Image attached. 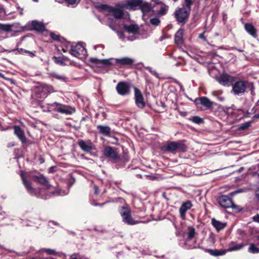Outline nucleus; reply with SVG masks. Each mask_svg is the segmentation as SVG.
I'll use <instances>...</instances> for the list:
<instances>
[{
  "label": "nucleus",
  "mask_w": 259,
  "mask_h": 259,
  "mask_svg": "<svg viewBox=\"0 0 259 259\" xmlns=\"http://www.w3.org/2000/svg\"><path fill=\"white\" fill-rule=\"evenodd\" d=\"M101 8L112 13L113 16L116 18H121L123 15L122 7L117 6L115 8H113L106 5H103L101 6Z\"/></svg>",
  "instance_id": "39448f33"
},
{
  "label": "nucleus",
  "mask_w": 259,
  "mask_h": 259,
  "mask_svg": "<svg viewBox=\"0 0 259 259\" xmlns=\"http://www.w3.org/2000/svg\"><path fill=\"white\" fill-rule=\"evenodd\" d=\"M150 23L154 26H157L160 23V20L157 18H154L150 19Z\"/></svg>",
  "instance_id": "4c0bfd02"
},
{
  "label": "nucleus",
  "mask_w": 259,
  "mask_h": 259,
  "mask_svg": "<svg viewBox=\"0 0 259 259\" xmlns=\"http://www.w3.org/2000/svg\"><path fill=\"white\" fill-rule=\"evenodd\" d=\"M21 177L22 179L23 183L26 188V189H27V190L31 193H33L34 191V189L31 186V183L26 181L24 177V174L23 171H21Z\"/></svg>",
  "instance_id": "aec40b11"
},
{
  "label": "nucleus",
  "mask_w": 259,
  "mask_h": 259,
  "mask_svg": "<svg viewBox=\"0 0 259 259\" xmlns=\"http://www.w3.org/2000/svg\"><path fill=\"white\" fill-rule=\"evenodd\" d=\"M103 60H98V59H95V58H91L90 59V61L91 62L94 63H96V64H98V63H100L101 64H104V63L102 62ZM104 65H105V64H104Z\"/></svg>",
  "instance_id": "58836bf2"
},
{
  "label": "nucleus",
  "mask_w": 259,
  "mask_h": 259,
  "mask_svg": "<svg viewBox=\"0 0 259 259\" xmlns=\"http://www.w3.org/2000/svg\"><path fill=\"white\" fill-rule=\"evenodd\" d=\"M14 134L19 139V140L23 143H26V139L24 135V132L19 126H14Z\"/></svg>",
  "instance_id": "4468645a"
},
{
  "label": "nucleus",
  "mask_w": 259,
  "mask_h": 259,
  "mask_svg": "<svg viewBox=\"0 0 259 259\" xmlns=\"http://www.w3.org/2000/svg\"><path fill=\"white\" fill-rule=\"evenodd\" d=\"M165 11V9L164 8H161L160 11V12L161 13H164Z\"/></svg>",
  "instance_id": "09e8293b"
},
{
  "label": "nucleus",
  "mask_w": 259,
  "mask_h": 259,
  "mask_svg": "<svg viewBox=\"0 0 259 259\" xmlns=\"http://www.w3.org/2000/svg\"><path fill=\"white\" fill-rule=\"evenodd\" d=\"M199 100L200 104L207 108L211 107L212 105V102L206 97L200 98Z\"/></svg>",
  "instance_id": "a878e982"
},
{
  "label": "nucleus",
  "mask_w": 259,
  "mask_h": 259,
  "mask_svg": "<svg viewBox=\"0 0 259 259\" xmlns=\"http://www.w3.org/2000/svg\"><path fill=\"white\" fill-rule=\"evenodd\" d=\"M195 234V229L193 227L189 228V232H188V238L190 239L193 238Z\"/></svg>",
  "instance_id": "f704fd0d"
},
{
  "label": "nucleus",
  "mask_w": 259,
  "mask_h": 259,
  "mask_svg": "<svg viewBox=\"0 0 259 259\" xmlns=\"http://www.w3.org/2000/svg\"><path fill=\"white\" fill-rule=\"evenodd\" d=\"M187 147L182 142H170L163 146L162 149L169 152H175L176 151H185Z\"/></svg>",
  "instance_id": "f03ea898"
},
{
  "label": "nucleus",
  "mask_w": 259,
  "mask_h": 259,
  "mask_svg": "<svg viewBox=\"0 0 259 259\" xmlns=\"http://www.w3.org/2000/svg\"><path fill=\"white\" fill-rule=\"evenodd\" d=\"M33 28L37 31H43L45 30L44 25L40 22L33 21L31 24Z\"/></svg>",
  "instance_id": "393cba45"
},
{
  "label": "nucleus",
  "mask_w": 259,
  "mask_h": 259,
  "mask_svg": "<svg viewBox=\"0 0 259 259\" xmlns=\"http://www.w3.org/2000/svg\"><path fill=\"white\" fill-rule=\"evenodd\" d=\"M254 117L256 118H259V114L255 115Z\"/></svg>",
  "instance_id": "5fc2aeb1"
},
{
  "label": "nucleus",
  "mask_w": 259,
  "mask_h": 259,
  "mask_svg": "<svg viewBox=\"0 0 259 259\" xmlns=\"http://www.w3.org/2000/svg\"><path fill=\"white\" fill-rule=\"evenodd\" d=\"M251 125V122L248 121L246 122H245L243 124H241L238 127V130L240 131H243L246 130Z\"/></svg>",
  "instance_id": "72a5a7b5"
},
{
  "label": "nucleus",
  "mask_w": 259,
  "mask_h": 259,
  "mask_svg": "<svg viewBox=\"0 0 259 259\" xmlns=\"http://www.w3.org/2000/svg\"><path fill=\"white\" fill-rule=\"evenodd\" d=\"M238 191H235V192H233V193H238ZM232 194H233V193Z\"/></svg>",
  "instance_id": "052dcab7"
},
{
  "label": "nucleus",
  "mask_w": 259,
  "mask_h": 259,
  "mask_svg": "<svg viewBox=\"0 0 259 259\" xmlns=\"http://www.w3.org/2000/svg\"><path fill=\"white\" fill-rule=\"evenodd\" d=\"M213 96L217 97L218 100L221 102L224 101L226 99L225 95H223V92L222 91H218L212 93Z\"/></svg>",
  "instance_id": "7c9ffc66"
},
{
  "label": "nucleus",
  "mask_w": 259,
  "mask_h": 259,
  "mask_svg": "<svg viewBox=\"0 0 259 259\" xmlns=\"http://www.w3.org/2000/svg\"><path fill=\"white\" fill-rule=\"evenodd\" d=\"M129 84L125 82H119L116 87L117 92L121 96L127 95L130 92Z\"/></svg>",
  "instance_id": "9d476101"
},
{
  "label": "nucleus",
  "mask_w": 259,
  "mask_h": 259,
  "mask_svg": "<svg viewBox=\"0 0 259 259\" xmlns=\"http://www.w3.org/2000/svg\"><path fill=\"white\" fill-rule=\"evenodd\" d=\"M102 62L105 65H120L125 66L132 65L134 63V60L128 57H124L119 59H104Z\"/></svg>",
  "instance_id": "7ed1b4c3"
},
{
  "label": "nucleus",
  "mask_w": 259,
  "mask_h": 259,
  "mask_svg": "<svg viewBox=\"0 0 259 259\" xmlns=\"http://www.w3.org/2000/svg\"><path fill=\"white\" fill-rule=\"evenodd\" d=\"M211 224L218 231L223 229L226 226V224L225 223H222L216 220L215 219H211Z\"/></svg>",
  "instance_id": "6ab92c4d"
},
{
  "label": "nucleus",
  "mask_w": 259,
  "mask_h": 259,
  "mask_svg": "<svg viewBox=\"0 0 259 259\" xmlns=\"http://www.w3.org/2000/svg\"><path fill=\"white\" fill-rule=\"evenodd\" d=\"M230 110H231V108H228V111H227L228 115L229 114H232V112H230Z\"/></svg>",
  "instance_id": "603ef678"
},
{
  "label": "nucleus",
  "mask_w": 259,
  "mask_h": 259,
  "mask_svg": "<svg viewBox=\"0 0 259 259\" xmlns=\"http://www.w3.org/2000/svg\"><path fill=\"white\" fill-rule=\"evenodd\" d=\"M44 251L49 254H54L55 253V251L51 249H46L44 250Z\"/></svg>",
  "instance_id": "79ce46f5"
},
{
  "label": "nucleus",
  "mask_w": 259,
  "mask_h": 259,
  "mask_svg": "<svg viewBox=\"0 0 259 259\" xmlns=\"http://www.w3.org/2000/svg\"><path fill=\"white\" fill-rule=\"evenodd\" d=\"M134 95L137 106L141 109L144 108L146 104L144 101L143 95L140 90L136 87L134 88Z\"/></svg>",
  "instance_id": "6e6552de"
},
{
  "label": "nucleus",
  "mask_w": 259,
  "mask_h": 259,
  "mask_svg": "<svg viewBox=\"0 0 259 259\" xmlns=\"http://www.w3.org/2000/svg\"><path fill=\"white\" fill-rule=\"evenodd\" d=\"M231 78H232V77H231L230 76L228 75V78H227L228 82L230 81Z\"/></svg>",
  "instance_id": "864d4df0"
},
{
  "label": "nucleus",
  "mask_w": 259,
  "mask_h": 259,
  "mask_svg": "<svg viewBox=\"0 0 259 259\" xmlns=\"http://www.w3.org/2000/svg\"><path fill=\"white\" fill-rule=\"evenodd\" d=\"M124 29L130 33H135L138 32L139 27L138 25L131 24L130 25L124 24L123 25Z\"/></svg>",
  "instance_id": "4be33fe9"
},
{
  "label": "nucleus",
  "mask_w": 259,
  "mask_h": 259,
  "mask_svg": "<svg viewBox=\"0 0 259 259\" xmlns=\"http://www.w3.org/2000/svg\"><path fill=\"white\" fill-rule=\"evenodd\" d=\"M142 4V0H127L124 7L131 10H135Z\"/></svg>",
  "instance_id": "f8f14e48"
},
{
  "label": "nucleus",
  "mask_w": 259,
  "mask_h": 259,
  "mask_svg": "<svg viewBox=\"0 0 259 259\" xmlns=\"http://www.w3.org/2000/svg\"><path fill=\"white\" fill-rule=\"evenodd\" d=\"M49 106L50 108H52L54 111L62 114L70 115L75 112L74 108L57 102L49 104Z\"/></svg>",
  "instance_id": "f257e3e1"
},
{
  "label": "nucleus",
  "mask_w": 259,
  "mask_h": 259,
  "mask_svg": "<svg viewBox=\"0 0 259 259\" xmlns=\"http://www.w3.org/2000/svg\"><path fill=\"white\" fill-rule=\"evenodd\" d=\"M243 246V244H238V245H237L233 247H230L229 248H228V251H234V250H239L241 248H242Z\"/></svg>",
  "instance_id": "e433bc0d"
},
{
  "label": "nucleus",
  "mask_w": 259,
  "mask_h": 259,
  "mask_svg": "<svg viewBox=\"0 0 259 259\" xmlns=\"http://www.w3.org/2000/svg\"><path fill=\"white\" fill-rule=\"evenodd\" d=\"M34 178L37 180L38 183L45 186L47 189H49L51 187V185L49 183L47 179L44 176H35Z\"/></svg>",
  "instance_id": "a211bd4d"
},
{
  "label": "nucleus",
  "mask_w": 259,
  "mask_h": 259,
  "mask_svg": "<svg viewBox=\"0 0 259 259\" xmlns=\"http://www.w3.org/2000/svg\"><path fill=\"white\" fill-rule=\"evenodd\" d=\"M45 89H50V91H51V89H52V87H49L48 85H45Z\"/></svg>",
  "instance_id": "3c124183"
},
{
  "label": "nucleus",
  "mask_w": 259,
  "mask_h": 259,
  "mask_svg": "<svg viewBox=\"0 0 259 259\" xmlns=\"http://www.w3.org/2000/svg\"><path fill=\"white\" fill-rule=\"evenodd\" d=\"M187 9L190 10L191 5L192 4V0H185Z\"/></svg>",
  "instance_id": "ea45409f"
},
{
  "label": "nucleus",
  "mask_w": 259,
  "mask_h": 259,
  "mask_svg": "<svg viewBox=\"0 0 259 259\" xmlns=\"http://www.w3.org/2000/svg\"><path fill=\"white\" fill-rule=\"evenodd\" d=\"M253 220L254 221V222H258L259 223V215L258 214H257L255 216H254L253 218Z\"/></svg>",
  "instance_id": "c03bdc74"
},
{
  "label": "nucleus",
  "mask_w": 259,
  "mask_h": 259,
  "mask_svg": "<svg viewBox=\"0 0 259 259\" xmlns=\"http://www.w3.org/2000/svg\"><path fill=\"white\" fill-rule=\"evenodd\" d=\"M256 238H257V240H259V235L256 236Z\"/></svg>",
  "instance_id": "13d9d810"
},
{
  "label": "nucleus",
  "mask_w": 259,
  "mask_h": 259,
  "mask_svg": "<svg viewBox=\"0 0 259 259\" xmlns=\"http://www.w3.org/2000/svg\"><path fill=\"white\" fill-rule=\"evenodd\" d=\"M244 28L246 31L254 37H257L256 30L251 23H245Z\"/></svg>",
  "instance_id": "f3484780"
},
{
  "label": "nucleus",
  "mask_w": 259,
  "mask_h": 259,
  "mask_svg": "<svg viewBox=\"0 0 259 259\" xmlns=\"http://www.w3.org/2000/svg\"><path fill=\"white\" fill-rule=\"evenodd\" d=\"M56 77L58 79H62L63 78L61 76H60L59 75H56Z\"/></svg>",
  "instance_id": "6e6d98bb"
},
{
  "label": "nucleus",
  "mask_w": 259,
  "mask_h": 259,
  "mask_svg": "<svg viewBox=\"0 0 259 259\" xmlns=\"http://www.w3.org/2000/svg\"><path fill=\"white\" fill-rule=\"evenodd\" d=\"M78 145L82 150L86 152H91L95 149L94 145L91 141L86 142L83 140H79Z\"/></svg>",
  "instance_id": "9b49d317"
},
{
  "label": "nucleus",
  "mask_w": 259,
  "mask_h": 259,
  "mask_svg": "<svg viewBox=\"0 0 259 259\" xmlns=\"http://www.w3.org/2000/svg\"><path fill=\"white\" fill-rule=\"evenodd\" d=\"M248 251L251 253H259V248L253 243H251L248 248Z\"/></svg>",
  "instance_id": "2f4dec72"
},
{
  "label": "nucleus",
  "mask_w": 259,
  "mask_h": 259,
  "mask_svg": "<svg viewBox=\"0 0 259 259\" xmlns=\"http://www.w3.org/2000/svg\"><path fill=\"white\" fill-rule=\"evenodd\" d=\"M62 51L64 52H65L66 51L65 50H64V49H62Z\"/></svg>",
  "instance_id": "bf43d9fd"
},
{
  "label": "nucleus",
  "mask_w": 259,
  "mask_h": 259,
  "mask_svg": "<svg viewBox=\"0 0 259 259\" xmlns=\"http://www.w3.org/2000/svg\"><path fill=\"white\" fill-rule=\"evenodd\" d=\"M70 259H78L77 257L74 255L71 256Z\"/></svg>",
  "instance_id": "8fccbe9b"
},
{
  "label": "nucleus",
  "mask_w": 259,
  "mask_h": 259,
  "mask_svg": "<svg viewBox=\"0 0 259 259\" xmlns=\"http://www.w3.org/2000/svg\"><path fill=\"white\" fill-rule=\"evenodd\" d=\"M68 5H74L76 3L77 0H65Z\"/></svg>",
  "instance_id": "37998d69"
},
{
  "label": "nucleus",
  "mask_w": 259,
  "mask_h": 259,
  "mask_svg": "<svg viewBox=\"0 0 259 259\" xmlns=\"http://www.w3.org/2000/svg\"><path fill=\"white\" fill-rule=\"evenodd\" d=\"M246 88V83L242 80L236 82L233 85L232 93L234 95H239L244 93Z\"/></svg>",
  "instance_id": "1a4fd4ad"
},
{
  "label": "nucleus",
  "mask_w": 259,
  "mask_h": 259,
  "mask_svg": "<svg viewBox=\"0 0 259 259\" xmlns=\"http://www.w3.org/2000/svg\"><path fill=\"white\" fill-rule=\"evenodd\" d=\"M255 196L257 199L259 200V189L257 190L255 192Z\"/></svg>",
  "instance_id": "a18cd8bd"
},
{
  "label": "nucleus",
  "mask_w": 259,
  "mask_h": 259,
  "mask_svg": "<svg viewBox=\"0 0 259 259\" xmlns=\"http://www.w3.org/2000/svg\"><path fill=\"white\" fill-rule=\"evenodd\" d=\"M70 53L75 57L82 58L86 56L87 51L80 44L78 43L71 47Z\"/></svg>",
  "instance_id": "20e7f679"
},
{
  "label": "nucleus",
  "mask_w": 259,
  "mask_h": 259,
  "mask_svg": "<svg viewBox=\"0 0 259 259\" xmlns=\"http://www.w3.org/2000/svg\"><path fill=\"white\" fill-rule=\"evenodd\" d=\"M192 206L190 201H187L182 204L180 208L179 211L181 217L184 219L185 218L186 212Z\"/></svg>",
  "instance_id": "ddd939ff"
},
{
  "label": "nucleus",
  "mask_w": 259,
  "mask_h": 259,
  "mask_svg": "<svg viewBox=\"0 0 259 259\" xmlns=\"http://www.w3.org/2000/svg\"><path fill=\"white\" fill-rule=\"evenodd\" d=\"M184 35V30L180 29L175 34V41L176 44H182Z\"/></svg>",
  "instance_id": "412c9836"
},
{
  "label": "nucleus",
  "mask_w": 259,
  "mask_h": 259,
  "mask_svg": "<svg viewBox=\"0 0 259 259\" xmlns=\"http://www.w3.org/2000/svg\"><path fill=\"white\" fill-rule=\"evenodd\" d=\"M218 202L220 205L223 207L226 208L227 207V196L225 195H222L221 196H219L218 198Z\"/></svg>",
  "instance_id": "bb28decb"
},
{
  "label": "nucleus",
  "mask_w": 259,
  "mask_h": 259,
  "mask_svg": "<svg viewBox=\"0 0 259 259\" xmlns=\"http://www.w3.org/2000/svg\"><path fill=\"white\" fill-rule=\"evenodd\" d=\"M199 37L202 38V39H203L204 40H205V38L204 36V34L203 33H201L199 35Z\"/></svg>",
  "instance_id": "49530a36"
},
{
  "label": "nucleus",
  "mask_w": 259,
  "mask_h": 259,
  "mask_svg": "<svg viewBox=\"0 0 259 259\" xmlns=\"http://www.w3.org/2000/svg\"><path fill=\"white\" fill-rule=\"evenodd\" d=\"M0 77L2 78H4V76L2 73H0Z\"/></svg>",
  "instance_id": "4d7b16f0"
},
{
  "label": "nucleus",
  "mask_w": 259,
  "mask_h": 259,
  "mask_svg": "<svg viewBox=\"0 0 259 259\" xmlns=\"http://www.w3.org/2000/svg\"><path fill=\"white\" fill-rule=\"evenodd\" d=\"M228 201H229V202L231 204V205H230L228 203V206H227L228 208H232L233 211V212H239L241 210V208L239 206L235 205L233 202V201H232V200L231 199L228 198Z\"/></svg>",
  "instance_id": "cd10ccee"
},
{
  "label": "nucleus",
  "mask_w": 259,
  "mask_h": 259,
  "mask_svg": "<svg viewBox=\"0 0 259 259\" xmlns=\"http://www.w3.org/2000/svg\"><path fill=\"white\" fill-rule=\"evenodd\" d=\"M53 60L54 62L59 65H67L68 64H71L70 61L66 57H54Z\"/></svg>",
  "instance_id": "2eb2a0df"
},
{
  "label": "nucleus",
  "mask_w": 259,
  "mask_h": 259,
  "mask_svg": "<svg viewBox=\"0 0 259 259\" xmlns=\"http://www.w3.org/2000/svg\"><path fill=\"white\" fill-rule=\"evenodd\" d=\"M120 214L122 217L123 221L127 224L135 225L137 224V222L131 217V211L128 208L122 207Z\"/></svg>",
  "instance_id": "0eeeda50"
},
{
  "label": "nucleus",
  "mask_w": 259,
  "mask_h": 259,
  "mask_svg": "<svg viewBox=\"0 0 259 259\" xmlns=\"http://www.w3.org/2000/svg\"><path fill=\"white\" fill-rule=\"evenodd\" d=\"M216 79L220 84L223 85L227 84V75L226 74H222L220 76L217 77Z\"/></svg>",
  "instance_id": "c756f323"
},
{
  "label": "nucleus",
  "mask_w": 259,
  "mask_h": 259,
  "mask_svg": "<svg viewBox=\"0 0 259 259\" xmlns=\"http://www.w3.org/2000/svg\"><path fill=\"white\" fill-rule=\"evenodd\" d=\"M190 11L186 8H179L175 12V16L177 20L182 23L185 22L189 15Z\"/></svg>",
  "instance_id": "423d86ee"
},
{
  "label": "nucleus",
  "mask_w": 259,
  "mask_h": 259,
  "mask_svg": "<svg viewBox=\"0 0 259 259\" xmlns=\"http://www.w3.org/2000/svg\"><path fill=\"white\" fill-rule=\"evenodd\" d=\"M104 155L108 157L113 159H116L117 158V154L115 150L111 147H107L104 150Z\"/></svg>",
  "instance_id": "dca6fc26"
},
{
  "label": "nucleus",
  "mask_w": 259,
  "mask_h": 259,
  "mask_svg": "<svg viewBox=\"0 0 259 259\" xmlns=\"http://www.w3.org/2000/svg\"><path fill=\"white\" fill-rule=\"evenodd\" d=\"M207 251L211 255L215 256L224 255L226 254V251L225 249H207Z\"/></svg>",
  "instance_id": "5701e85b"
},
{
  "label": "nucleus",
  "mask_w": 259,
  "mask_h": 259,
  "mask_svg": "<svg viewBox=\"0 0 259 259\" xmlns=\"http://www.w3.org/2000/svg\"><path fill=\"white\" fill-rule=\"evenodd\" d=\"M50 35L51 37L54 40H57L59 39V36L54 34V33H51Z\"/></svg>",
  "instance_id": "a19ab883"
},
{
  "label": "nucleus",
  "mask_w": 259,
  "mask_h": 259,
  "mask_svg": "<svg viewBox=\"0 0 259 259\" xmlns=\"http://www.w3.org/2000/svg\"><path fill=\"white\" fill-rule=\"evenodd\" d=\"M0 30L6 32L12 30V26L9 24H0Z\"/></svg>",
  "instance_id": "473e14b6"
},
{
  "label": "nucleus",
  "mask_w": 259,
  "mask_h": 259,
  "mask_svg": "<svg viewBox=\"0 0 259 259\" xmlns=\"http://www.w3.org/2000/svg\"><path fill=\"white\" fill-rule=\"evenodd\" d=\"M97 128L99 130V131L101 134L105 136H108L110 133L111 129L108 126H102L99 125L97 126Z\"/></svg>",
  "instance_id": "b1692460"
},
{
  "label": "nucleus",
  "mask_w": 259,
  "mask_h": 259,
  "mask_svg": "<svg viewBox=\"0 0 259 259\" xmlns=\"http://www.w3.org/2000/svg\"><path fill=\"white\" fill-rule=\"evenodd\" d=\"M95 193L96 194H98L99 192H98V187L96 186H95Z\"/></svg>",
  "instance_id": "de8ad7c7"
},
{
  "label": "nucleus",
  "mask_w": 259,
  "mask_h": 259,
  "mask_svg": "<svg viewBox=\"0 0 259 259\" xmlns=\"http://www.w3.org/2000/svg\"><path fill=\"white\" fill-rule=\"evenodd\" d=\"M140 7L141 11L143 13H146L150 11L151 10V6L150 5L147 3H143L142 1V4L139 6Z\"/></svg>",
  "instance_id": "c85d7f7f"
},
{
  "label": "nucleus",
  "mask_w": 259,
  "mask_h": 259,
  "mask_svg": "<svg viewBox=\"0 0 259 259\" xmlns=\"http://www.w3.org/2000/svg\"><path fill=\"white\" fill-rule=\"evenodd\" d=\"M191 120L194 123L200 124L203 122V120L198 116H193L191 118Z\"/></svg>",
  "instance_id": "c9c22d12"
}]
</instances>
